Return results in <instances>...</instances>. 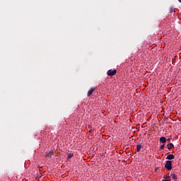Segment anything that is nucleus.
<instances>
[{
	"mask_svg": "<svg viewBox=\"0 0 181 181\" xmlns=\"http://www.w3.org/2000/svg\"><path fill=\"white\" fill-rule=\"evenodd\" d=\"M166 159L168 160H172V159H175V156H173V154H169L167 156Z\"/></svg>",
	"mask_w": 181,
	"mask_h": 181,
	"instance_id": "nucleus-4",
	"label": "nucleus"
},
{
	"mask_svg": "<svg viewBox=\"0 0 181 181\" xmlns=\"http://www.w3.org/2000/svg\"><path fill=\"white\" fill-rule=\"evenodd\" d=\"M167 141H168V142H170V139H168Z\"/></svg>",
	"mask_w": 181,
	"mask_h": 181,
	"instance_id": "nucleus-12",
	"label": "nucleus"
},
{
	"mask_svg": "<svg viewBox=\"0 0 181 181\" xmlns=\"http://www.w3.org/2000/svg\"><path fill=\"white\" fill-rule=\"evenodd\" d=\"M52 156H53V151H48L46 153L45 158L47 159H50V158H52Z\"/></svg>",
	"mask_w": 181,
	"mask_h": 181,
	"instance_id": "nucleus-3",
	"label": "nucleus"
},
{
	"mask_svg": "<svg viewBox=\"0 0 181 181\" xmlns=\"http://www.w3.org/2000/svg\"><path fill=\"white\" fill-rule=\"evenodd\" d=\"M163 148H165V144L160 146V149H163Z\"/></svg>",
	"mask_w": 181,
	"mask_h": 181,
	"instance_id": "nucleus-11",
	"label": "nucleus"
},
{
	"mask_svg": "<svg viewBox=\"0 0 181 181\" xmlns=\"http://www.w3.org/2000/svg\"><path fill=\"white\" fill-rule=\"evenodd\" d=\"M160 142H163V144H166V138L165 136L160 137Z\"/></svg>",
	"mask_w": 181,
	"mask_h": 181,
	"instance_id": "nucleus-6",
	"label": "nucleus"
},
{
	"mask_svg": "<svg viewBox=\"0 0 181 181\" xmlns=\"http://www.w3.org/2000/svg\"><path fill=\"white\" fill-rule=\"evenodd\" d=\"M67 158H68L69 159H70V158H73V153H69V154L67 155Z\"/></svg>",
	"mask_w": 181,
	"mask_h": 181,
	"instance_id": "nucleus-10",
	"label": "nucleus"
},
{
	"mask_svg": "<svg viewBox=\"0 0 181 181\" xmlns=\"http://www.w3.org/2000/svg\"><path fill=\"white\" fill-rule=\"evenodd\" d=\"M179 1V2H180V4H181V0H178Z\"/></svg>",
	"mask_w": 181,
	"mask_h": 181,
	"instance_id": "nucleus-13",
	"label": "nucleus"
},
{
	"mask_svg": "<svg viewBox=\"0 0 181 181\" xmlns=\"http://www.w3.org/2000/svg\"><path fill=\"white\" fill-rule=\"evenodd\" d=\"M94 91H95V88H91V89L88 92V97H90V95H91V94H93V93H94Z\"/></svg>",
	"mask_w": 181,
	"mask_h": 181,
	"instance_id": "nucleus-5",
	"label": "nucleus"
},
{
	"mask_svg": "<svg viewBox=\"0 0 181 181\" xmlns=\"http://www.w3.org/2000/svg\"><path fill=\"white\" fill-rule=\"evenodd\" d=\"M167 146L168 149H173V144L172 143L168 144Z\"/></svg>",
	"mask_w": 181,
	"mask_h": 181,
	"instance_id": "nucleus-8",
	"label": "nucleus"
},
{
	"mask_svg": "<svg viewBox=\"0 0 181 181\" xmlns=\"http://www.w3.org/2000/svg\"><path fill=\"white\" fill-rule=\"evenodd\" d=\"M170 177H171V179H173L174 180H176V179H177L175 174H171L170 175Z\"/></svg>",
	"mask_w": 181,
	"mask_h": 181,
	"instance_id": "nucleus-7",
	"label": "nucleus"
},
{
	"mask_svg": "<svg viewBox=\"0 0 181 181\" xmlns=\"http://www.w3.org/2000/svg\"><path fill=\"white\" fill-rule=\"evenodd\" d=\"M107 76H115V74H117V69H110L107 71Z\"/></svg>",
	"mask_w": 181,
	"mask_h": 181,
	"instance_id": "nucleus-2",
	"label": "nucleus"
},
{
	"mask_svg": "<svg viewBox=\"0 0 181 181\" xmlns=\"http://www.w3.org/2000/svg\"><path fill=\"white\" fill-rule=\"evenodd\" d=\"M141 149H142V146L141 145H137L136 146L137 152H139V151H141Z\"/></svg>",
	"mask_w": 181,
	"mask_h": 181,
	"instance_id": "nucleus-9",
	"label": "nucleus"
},
{
	"mask_svg": "<svg viewBox=\"0 0 181 181\" xmlns=\"http://www.w3.org/2000/svg\"><path fill=\"white\" fill-rule=\"evenodd\" d=\"M165 168H166L168 169V170H172V161L167 160Z\"/></svg>",
	"mask_w": 181,
	"mask_h": 181,
	"instance_id": "nucleus-1",
	"label": "nucleus"
}]
</instances>
